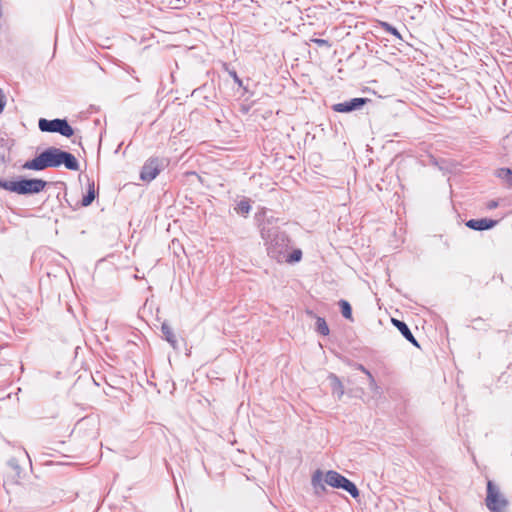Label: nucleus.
I'll list each match as a JSON object with an SVG mask.
<instances>
[{"instance_id": "nucleus-1", "label": "nucleus", "mask_w": 512, "mask_h": 512, "mask_svg": "<svg viewBox=\"0 0 512 512\" xmlns=\"http://www.w3.org/2000/svg\"><path fill=\"white\" fill-rule=\"evenodd\" d=\"M261 238L266 246L268 256L277 262L284 261L290 244L288 235L280 231L278 227L263 226Z\"/></svg>"}, {"instance_id": "nucleus-2", "label": "nucleus", "mask_w": 512, "mask_h": 512, "mask_svg": "<svg viewBox=\"0 0 512 512\" xmlns=\"http://www.w3.org/2000/svg\"><path fill=\"white\" fill-rule=\"evenodd\" d=\"M311 483L317 494H321L326 490V483L331 487L345 490L353 498L359 497V490L357 486L348 478L333 470L328 471L324 479L323 473L320 470H316L312 475Z\"/></svg>"}, {"instance_id": "nucleus-3", "label": "nucleus", "mask_w": 512, "mask_h": 512, "mask_svg": "<svg viewBox=\"0 0 512 512\" xmlns=\"http://www.w3.org/2000/svg\"><path fill=\"white\" fill-rule=\"evenodd\" d=\"M47 182L42 179L19 178L17 180L0 179V187L19 195L38 194L44 190Z\"/></svg>"}, {"instance_id": "nucleus-4", "label": "nucleus", "mask_w": 512, "mask_h": 512, "mask_svg": "<svg viewBox=\"0 0 512 512\" xmlns=\"http://www.w3.org/2000/svg\"><path fill=\"white\" fill-rule=\"evenodd\" d=\"M63 150L56 147H49L38 156L25 162L24 169L41 171L49 167H60L61 154Z\"/></svg>"}, {"instance_id": "nucleus-5", "label": "nucleus", "mask_w": 512, "mask_h": 512, "mask_svg": "<svg viewBox=\"0 0 512 512\" xmlns=\"http://www.w3.org/2000/svg\"><path fill=\"white\" fill-rule=\"evenodd\" d=\"M486 506L491 512H506L508 500L500 492L499 488L492 482L487 483Z\"/></svg>"}, {"instance_id": "nucleus-6", "label": "nucleus", "mask_w": 512, "mask_h": 512, "mask_svg": "<svg viewBox=\"0 0 512 512\" xmlns=\"http://www.w3.org/2000/svg\"><path fill=\"white\" fill-rule=\"evenodd\" d=\"M38 127L42 132L59 133L65 137H71L74 134L73 128L69 125L66 119H53L48 120L40 118Z\"/></svg>"}, {"instance_id": "nucleus-7", "label": "nucleus", "mask_w": 512, "mask_h": 512, "mask_svg": "<svg viewBox=\"0 0 512 512\" xmlns=\"http://www.w3.org/2000/svg\"><path fill=\"white\" fill-rule=\"evenodd\" d=\"M166 160L159 157L149 158L143 165L140 172V179L145 182H151L165 168Z\"/></svg>"}, {"instance_id": "nucleus-8", "label": "nucleus", "mask_w": 512, "mask_h": 512, "mask_svg": "<svg viewBox=\"0 0 512 512\" xmlns=\"http://www.w3.org/2000/svg\"><path fill=\"white\" fill-rule=\"evenodd\" d=\"M368 101V98H352L348 101L334 104L332 109L339 113H349L361 109Z\"/></svg>"}, {"instance_id": "nucleus-9", "label": "nucleus", "mask_w": 512, "mask_h": 512, "mask_svg": "<svg viewBox=\"0 0 512 512\" xmlns=\"http://www.w3.org/2000/svg\"><path fill=\"white\" fill-rule=\"evenodd\" d=\"M497 223V220L489 218L470 219L466 222V226L475 231H484L492 229Z\"/></svg>"}, {"instance_id": "nucleus-10", "label": "nucleus", "mask_w": 512, "mask_h": 512, "mask_svg": "<svg viewBox=\"0 0 512 512\" xmlns=\"http://www.w3.org/2000/svg\"><path fill=\"white\" fill-rule=\"evenodd\" d=\"M391 321L407 341H409L414 346L419 347L416 338L413 336L411 330L409 329L408 325L405 322L395 318H392Z\"/></svg>"}, {"instance_id": "nucleus-11", "label": "nucleus", "mask_w": 512, "mask_h": 512, "mask_svg": "<svg viewBox=\"0 0 512 512\" xmlns=\"http://www.w3.org/2000/svg\"><path fill=\"white\" fill-rule=\"evenodd\" d=\"M64 165L66 169L71 171H78L80 169V165L76 157L67 151L62 152L60 166Z\"/></svg>"}, {"instance_id": "nucleus-12", "label": "nucleus", "mask_w": 512, "mask_h": 512, "mask_svg": "<svg viewBox=\"0 0 512 512\" xmlns=\"http://www.w3.org/2000/svg\"><path fill=\"white\" fill-rule=\"evenodd\" d=\"M328 379L330 380L333 394L336 395L338 399H340L344 395V387L341 380L335 374H330Z\"/></svg>"}, {"instance_id": "nucleus-13", "label": "nucleus", "mask_w": 512, "mask_h": 512, "mask_svg": "<svg viewBox=\"0 0 512 512\" xmlns=\"http://www.w3.org/2000/svg\"><path fill=\"white\" fill-rule=\"evenodd\" d=\"M256 220L259 222L260 229L263 226L276 227L274 224L276 223L277 219L273 216H266V209L264 208L256 214Z\"/></svg>"}, {"instance_id": "nucleus-14", "label": "nucleus", "mask_w": 512, "mask_h": 512, "mask_svg": "<svg viewBox=\"0 0 512 512\" xmlns=\"http://www.w3.org/2000/svg\"><path fill=\"white\" fill-rule=\"evenodd\" d=\"M161 331L163 333V336H164L165 340L168 343H170V345L173 348H176L177 339H176V336H175L172 328L167 323H163L162 326H161Z\"/></svg>"}, {"instance_id": "nucleus-15", "label": "nucleus", "mask_w": 512, "mask_h": 512, "mask_svg": "<svg viewBox=\"0 0 512 512\" xmlns=\"http://www.w3.org/2000/svg\"><path fill=\"white\" fill-rule=\"evenodd\" d=\"M12 146V141L9 139L0 138V162L4 163L9 157V151Z\"/></svg>"}, {"instance_id": "nucleus-16", "label": "nucleus", "mask_w": 512, "mask_h": 512, "mask_svg": "<svg viewBox=\"0 0 512 512\" xmlns=\"http://www.w3.org/2000/svg\"><path fill=\"white\" fill-rule=\"evenodd\" d=\"M235 211L238 213V214H241L243 215L244 217H246L249 212L251 211V204H250V200L247 199V198H244L242 199L238 204L237 206L235 207Z\"/></svg>"}, {"instance_id": "nucleus-17", "label": "nucleus", "mask_w": 512, "mask_h": 512, "mask_svg": "<svg viewBox=\"0 0 512 512\" xmlns=\"http://www.w3.org/2000/svg\"><path fill=\"white\" fill-rule=\"evenodd\" d=\"M338 305L341 309L342 316L346 318L347 320L353 321L352 318V308L348 301L341 299L338 302Z\"/></svg>"}, {"instance_id": "nucleus-18", "label": "nucleus", "mask_w": 512, "mask_h": 512, "mask_svg": "<svg viewBox=\"0 0 512 512\" xmlns=\"http://www.w3.org/2000/svg\"><path fill=\"white\" fill-rule=\"evenodd\" d=\"M96 197V192H95V188H94V183H91L89 184L88 186V191L86 193V195H84V197L82 198V205L84 207H87L89 206L95 199Z\"/></svg>"}, {"instance_id": "nucleus-19", "label": "nucleus", "mask_w": 512, "mask_h": 512, "mask_svg": "<svg viewBox=\"0 0 512 512\" xmlns=\"http://www.w3.org/2000/svg\"><path fill=\"white\" fill-rule=\"evenodd\" d=\"M316 331L323 336H327L329 334L330 330L324 318L317 317Z\"/></svg>"}, {"instance_id": "nucleus-20", "label": "nucleus", "mask_w": 512, "mask_h": 512, "mask_svg": "<svg viewBox=\"0 0 512 512\" xmlns=\"http://www.w3.org/2000/svg\"><path fill=\"white\" fill-rule=\"evenodd\" d=\"M497 176L512 185V170L509 168H501L497 171Z\"/></svg>"}, {"instance_id": "nucleus-21", "label": "nucleus", "mask_w": 512, "mask_h": 512, "mask_svg": "<svg viewBox=\"0 0 512 512\" xmlns=\"http://www.w3.org/2000/svg\"><path fill=\"white\" fill-rule=\"evenodd\" d=\"M302 258V251L300 249H295L292 253H286V258L284 261L294 263L299 262Z\"/></svg>"}, {"instance_id": "nucleus-22", "label": "nucleus", "mask_w": 512, "mask_h": 512, "mask_svg": "<svg viewBox=\"0 0 512 512\" xmlns=\"http://www.w3.org/2000/svg\"><path fill=\"white\" fill-rule=\"evenodd\" d=\"M381 27L384 29V31H386L387 33H390L392 34L393 36L397 37L398 39L402 40V36L401 34L399 33V31L394 27L392 26L391 24L387 23V22H381Z\"/></svg>"}, {"instance_id": "nucleus-23", "label": "nucleus", "mask_w": 512, "mask_h": 512, "mask_svg": "<svg viewBox=\"0 0 512 512\" xmlns=\"http://www.w3.org/2000/svg\"><path fill=\"white\" fill-rule=\"evenodd\" d=\"M310 41L312 43H315L318 46H326V47H330L331 46L330 42L328 40H326V39L312 38V39H310Z\"/></svg>"}, {"instance_id": "nucleus-24", "label": "nucleus", "mask_w": 512, "mask_h": 512, "mask_svg": "<svg viewBox=\"0 0 512 512\" xmlns=\"http://www.w3.org/2000/svg\"><path fill=\"white\" fill-rule=\"evenodd\" d=\"M368 379H369V387H370V389H371L373 392L378 393L380 388H379V386L377 385V383H376V381H375L374 377L371 375V376H369V377H368Z\"/></svg>"}, {"instance_id": "nucleus-25", "label": "nucleus", "mask_w": 512, "mask_h": 512, "mask_svg": "<svg viewBox=\"0 0 512 512\" xmlns=\"http://www.w3.org/2000/svg\"><path fill=\"white\" fill-rule=\"evenodd\" d=\"M228 73L229 75L232 77V79L234 80V82L239 86L241 87L243 82L242 80L238 77L237 73L235 70H228Z\"/></svg>"}, {"instance_id": "nucleus-26", "label": "nucleus", "mask_w": 512, "mask_h": 512, "mask_svg": "<svg viewBox=\"0 0 512 512\" xmlns=\"http://www.w3.org/2000/svg\"><path fill=\"white\" fill-rule=\"evenodd\" d=\"M8 465H9L10 467H12L13 469H19V465H18V463H17L16 459H10V460L8 461Z\"/></svg>"}, {"instance_id": "nucleus-27", "label": "nucleus", "mask_w": 512, "mask_h": 512, "mask_svg": "<svg viewBox=\"0 0 512 512\" xmlns=\"http://www.w3.org/2000/svg\"><path fill=\"white\" fill-rule=\"evenodd\" d=\"M357 368L362 371L364 374H366L368 377L371 376L372 374L370 373L369 370H367L362 364H359L357 366Z\"/></svg>"}, {"instance_id": "nucleus-28", "label": "nucleus", "mask_w": 512, "mask_h": 512, "mask_svg": "<svg viewBox=\"0 0 512 512\" xmlns=\"http://www.w3.org/2000/svg\"><path fill=\"white\" fill-rule=\"evenodd\" d=\"M478 323H483V320L482 319H475L473 320V328L475 329H479L480 327L477 326Z\"/></svg>"}, {"instance_id": "nucleus-29", "label": "nucleus", "mask_w": 512, "mask_h": 512, "mask_svg": "<svg viewBox=\"0 0 512 512\" xmlns=\"http://www.w3.org/2000/svg\"><path fill=\"white\" fill-rule=\"evenodd\" d=\"M498 205V203L496 201H491L489 204H488V208L490 209H493V208H496Z\"/></svg>"}]
</instances>
